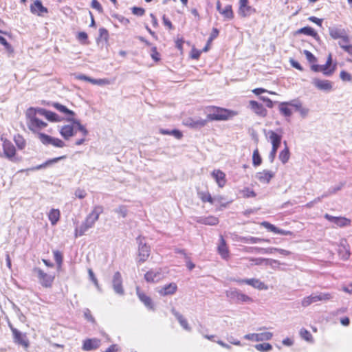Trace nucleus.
<instances>
[{
  "instance_id": "9",
  "label": "nucleus",
  "mask_w": 352,
  "mask_h": 352,
  "mask_svg": "<svg viewBox=\"0 0 352 352\" xmlns=\"http://www.w3.org/2000/svg\"><path fill=\"white\" fill-rule=\"evenodd\" d=\"M273 336L271 332H263L259 333H249L244 336V338L248 340L260 342L267 341L272 339Z\"/></svg>"
},
{
  "instance_id": "36",
  "label": "nucleus",
  "mask_w": 352,
  "mask_h": 352,
  "mask_svg": "<svg viewBox=\"0 0 352 352\" xmlns=\"http://www.w3.org/2000/svg\"><path fill=\"white\" fill-rule=\"evenodd\" d=\"M298 32L301 33V34H306V35L311 36L314 37V38H318V33L314 30V28L309 27V26L300 28L298 30Z\"/></svg>"
},
{
  "instance_id": "35",
  "label": "nucleus",
  "mask_w": 352,
  "mask_h": 352,
  "mask_svg": "<svg viewBox=\"0 0 352 352\" xmlns=\"http://www.w3.org/2000/svg\"><path fill=\"white\" fill-rule=\"evenodd\" d=\"M67 121L72 122L74 125H75L78 129L82 133L83 136H86L88 135V131L85 129V127L81 124L80 122L78 120L73 119L72 118H67Z\"/></svg>"
},
{
  "instance_id": "60",
  "label": "nucleus",
  "mask_w": 352,
  "mask_h": 352,
  "mask_svg": "<svg viewBox=\"0 0 352 352\" xmlns=\"http://www.w3.org/2000/svg\"><path fill=\"white\" fill-rule=\"evenodd\" d=\"M304 54L306 56V58L307 59V60L309 62V63H314L316 61V57L313 55V54L311 52H310L308 50H305L304 51Z\"/></svg>"
},
{
  "instance_id": "8",
  "label": "nucleus",
  "mask_w": 352,
  "mask_h": 352,
  "mask_svg": "<svg viewBox=\"0 0 352 352\" xmlns=\"http://www.w3.org/2000/svg\"><path fill=\"white\" fill-rule=\"evenodd\" d=\"M138 243V263L145 262L150 256V247L146 245V243H143L141 236H138L137 239Z\"/></svg>"
},
{
  "instance_id": "7",
  "label": "nucleus",
  "mask_w": 352,
  "mask_h": 352,
  "mask_svg": "<svg viewBox=\"0 0 352 352\" xmlns=\"http://www.w3.org/2000/svg\"><path fill=\"white\" fill-rule=\"evenodd\" d=\"M329 32L332 38H340V41H342V43H349L350 42V38L346 34V30L343 28L330 27L329 28Z\"/></svg>"
},
{
  "instance_id": "15",
  "label": "nucleus",
  "mask_w": 352,
  "mask_h": 352,
  "mask_svg": "<svg viewBox=\"0 0 352 352\" xmlns=\"http://www.w3.org/2000/svg\"><path fill=\"white\" fill-rule=\"evenodd\" d=\"M100 345V340L97 338L87 339L83 341L82 349L85 351L95 350Z\"/></svg>"
},
{
  "instance_id": "46",
  "label": "nucleus",
  "mask_w": 352,
  "mask_h": 352,
  "mask_svg": "<svg viewBox=\"0 0 352 352\" xmlns=\"http://www.w3.org/2000/svg\"><path fill=\"white\" fill-rule=\"evenodd\" d=\"M38 138L43 144H51V141L52 139V136H50L45 133H38Z\"/></svg>"
},
{
  "instance_id": "6",
  "label": "nucleus",
  "mask_w": 352,
  "mask_h": 352,
  "mask_svg": "<svg viewBox=\"0 0 352 352\" xmlns=\"http://www.w3.org/2000/svg\"><path fill=\"white\" fill-rule=\"evenodd\" d=\"M3 155L8 160L12 162H19V159L16 157V148L13 144L9 140H4L3 143Z\"/></svg>"
},
{
  "instance_id": "55",
  "label": "nucleus",
  "mask_w": 352,
  "mask_h": 352,
  "mask_svg": "<svg viewBox=\"0 0 352 352\" xmlns=\"http://www.w3.org/2000/svg\"><path fill=\"white\" fill-rule=\"evenodd\" d=\"M261 225L271 232H275L278 231V228L267 221H263L261 223Z\"/></svg>"
},
{
  "instance_id": "62",
  "label": "nucleus",
  "mask_w": 352,
  "mask_h": 352,
  "mask_svg": "<svg viewBox=\"0 0 352 352\" xmlns=\"http://www.w3.org/2000/svg\"><path fill=\"white\" fill-rule=\"evenodd\" d=\"M287 102L289 106L294 107L296 111H298L302 107L301 102L298 100H292Z\"/></svg>"
},
{
  "instance_id": "17",
  "label": "nucleus",
  "mask_w": 352,
  "mask_h": 352,
  "mask_svg": "<svg viewBox=\"0 0 352 352\" xmlns=\"http://www.w3.org/2000/svg\"><path fill=\"white\" fill-rule=\"evenodd\" d=\"M136 293L140 300L144 303L147 309L150 310L155 309L152 299L149 296H146L144 293L142 292L138 287H136Z\"/></svg>"
},
{
  "instance_id": "22",
  "label": "nucleus",
  "mask_w": 352,
  "mask_h": 352,
  "mask_svg": "<svg viewBox=\"0 0 352 352\" xmlns=\"http://www.w3.org/2000/svg\"><path fill=\"white\" fill-rule=\"evenodd\" d=\"M60 133L65 140H69L75 134L74 126L67 124L62 126L60 129Z\"/></svg>"
},
{
  "instance_id": "53",
  "label": "nucleus",
  "mask_w": 352,
  "mask_h": 352,
  "mask_svg": "<svg viewBox=\"0 0 352 352\" xmlns=\"http://www.w3.org/2000/svg\"><path fill=\"white\" fill-rule=\"evenodd\" d=\"M339 46L347 52L349 54L352 55V45H347V43H342V41L338 42Z\"/></svg>"
},
{
  "instance_id": "25",
  "label": "nucleus",
  "mask_w": 352,
  "mask_h": 352,
  "mask_svg": "<svg viewBox=\"0 0 352 352\" xmlns=\"http://www.w3.org/2000/svg\"><path fill=\"white\" fill-rule=\"evenodd\" d=\"M212 176L215 179L219 187L222 188L226 184V175L224 173L220 170H214L212 173Z\"/></svg>"
},
{
  "instance_id": "21",
  "label": "nucleus",
  "mask_w": 352,
  "mask_h": 352,
  "mask_svg": "<svg viewBox=\"0 0 352 352\" xmlns=\"http://www.w3.org/2000/svg\"><path fill=\"white\" fill-rule=\"evenodd\" d=\"M311 69L316 72H322L324 75L326 76H331L335 69L336 66H333V67L329 69L325 64L324 65H311Z\"/></svg>"
},
{
  "instance_id": "18",
  "label": "nucleus",
  "mask_w": 352,
  "mask_h": 352,
  "mask_svg": "<svg viewBox=\"0 0 352 352\" xmlns=\"http://www.w3.org/2000/svg\"><path fill=\"white\" fill-rule=\"evenodd\" d=\"M249 106L251 109L258 116L265 117L267 116V110L262 104L254 100L250 101Z\"/></svg>"
},
{
  "instance_id": "5",
  "label": "nucleus",
  "mask_w": 352,
  "mask_h": 352,
  "mask_svg": "<svg viewBox=\"0 0 352 352\" xmlns=\"http://www.w3.org/2000/svg\"><path fill=\"white\" fill-rule=\"evenodd\" d=\"M226 296L235 303L252 302V299L250 296L236 289L227 291Z\"/></svg>"
},
{
  "instance_id": "48",
  "label": "nucleus",
  "mask_w": 352,
  "mask_h": 352,
  "mask_svg": "<svg viewBox=\"0 0 352 352\" xmlns=\"http://www.w3.org/2000/svg\"><path fill=\"white\" fill-rule=\"evenodd\" d=\"M0 33H1V34H6L5 32L1 31V30H0ZM0 43H1L3 46H4V47H5V48H6L8 51H10V50H12V46H11V45H10V44L7 41V40H6L4 37H3V36H0Z\"/></svg>"
},
{
  "instance_id": "63",
  "label": "nucleus",
  "mask_w": 352,
  "mask_h": 352,
  "mask_svg": "<svg viewBox=\"0 0 352 352\" xmlns=\"http://www.w3.org/2000/svg\"><path fill=\"white\" fill-rule=\"evenodd\" d=\"M340 77L342 80L349 81L351 80V76L349 73L342 71L340 74Z\"/></svg>"
},
{
  "instance_id": "20",
  "label": "nucleus",
  "mask_w": 352,
  "mask_h": 352,
  "mask_svg": "<svg viewBox=\"0 0 352 352\" xmlns=\"http://www.w3.org/2000/svg\"><path fill=\"white\" fill-rule=\"evenodd\" d=\"M208 120L200 118H188L186 121V125L193 129H201L206 125Z\"/></svg>"
},
{
  "instance_id": "1",
  "label": "nucleus",
  "mask_w": 352,
  "mask_h": 352,
  "mask_svg": "<svg viewBox=\"0 0 352 352\" xmlns=\"http://www.w3.org/2000/svg\"><path fill=\"white\" fill-rule=\"evenodd\" d=\"M102 206H94L91 212L87 216L80 226L79 228H76L74 232L75 238L82 236L89 229L93 228L95 223L98 220L100 214L102 213Z\"/></svg>"
},
{
  "instance_id": "52",
  "label": "nucleus",
  "mask_w": 352,
  "mask_h": 352,
  "mask_svg": "<svg viewBox=\"0 0 352 352\" xmlns=\"http://www.w3.org/2000/svg\"><path fill=\"white\" fill-rule=\"evenodd\" d=\"M51 144L56 147H58V148H63L65 146L63 141H62L61 140H60L58 138H56L54 137H52V139L51 141Z\"/></svg>"
},
{
  "instance_id": "4",
  "label": "nucleus",
  "mask_w": 352,
  "mask_h": 352,
  "mask_svg": "<svg viewBox=\"0 0 352 352\" xmlns=\"http://www.w3.org/2000/svg\"><path fill=\"white\" fill-rule=\"evenodd\" d=\"M34 274L38 279L39 283L44 287L50 288L52 287L54 280V276L48 274L39 267H35L33 270Z\"/></svg>"
},
{
  "instance_id": "47",
  "label": "nucleus",
  "mask_w": 352,
  "mask_h": 352,
  "mask_svg": "<svg viewBox=\"0 0 352 352\" xmlns=\"http://www.w3.org/2000/svg\"><path fill=\"white\" fill-rule=\"evenodd\" d=\"M45 118L51 122H59L60 118L59 116L56 113L50 111H47V113L45 115Z\"/></svg>"
},
{
  "instance_id": "24",
  "label": "nucleus",
  "mask_w": 352,
  "mask_h": 352,
  "mask_svg": "<svg viewBox=\"0 0 352 352\" xmlns=\"http://www.w3.org/2000/svg\"><path fill=\"white\" fill-rule=\"evenodd\" d=\"M30 10L32 13H37L40 15L42 13H47V9L44 7L40 0H36L30 6Z\"/></svg>"
},
{
  "instance_id": "11",
  "label": "nucleus",
  "mask_w": 352,
  "mask_h": 352,
  "mask_svg": "<svg viewBox=\"0 0 352 352\" xmlns=\"http://www.w3.org/2000/svg\"><path fill=\"white\" fill-rule=\"evenodd\" d=\"M113 288L115 292L120 295H123L124 292L122 287V279L119 272H116L112 280Z\"/></svg>"
},
{
  "instance_id": "38",
  "label": "nucleus",
  "mask_w": 352,
  "mask_h": 352,
  "mask_svg": "<svg viewBox=\"0 0 352 352\" xmlns=\"http://www.w3.org/2000/svg\"><path fill=\"white\" fill-rule=\"evenodd\" d=\"M315 294H312L309 296L305 297L301 302V305L304 307H307L314 302H316Z\"/></svg>"
},
{
  "instance_id": "33",
  "label": "nucleus",
  "mask_w": 352,
  "mask_h": 352,
  "mask_svg": "<svg viewBox=\"0 0 352 352\" xmlns=\"http://www.w3.org/2000/svg\"><path fill=\"white\" fill-rule=\"evenodd\" d=\"M52 107H54L56 109H57L60 112L64 113L65 115L73 116L75 114L73 111L69 110L65 106H64L60 103L53 102Z\"/></svg>"
},
{
  "instance_id": "26",
  "label": "nucleus",
  "mask_w": 352,
  "mask_h": 352,
  "mask_svg": "<svg viewBox=\"0 0 352 352\" xmlns=\"http://www.w3.org/2000/svg\"><path fill=\"white\" fill-rule=\"evenodd\" d=\"M266 137L270 140L272 145L280 146L282 140V135L276 133L272 130H270L266 133Z\"/></svg>"
},
{
  "instance_id": "2",
  "label": "nucleus",
  "mask_w": 352,
  "mask_h": 352,
  "mask_svg": "<svg viewBox=\"0 0 352 352\" xmlns=\"http://www.w3.org/2000/svg\"><path fill=\"white\" fill-rule=\"evenodd\" d=\"M237 115V112L234 111L222 109L219 107H214V112L210 113L207 116L208 120H228Z\"/></svg>"
},
{
  "instance_id": "49",
  "label": "nucleus",
  "mask_w": 352,
  "mask_h": 352,
  "mask_svg": "<svg viewBox=\"0 0 352 352\" xmlns=\"http://www.w3.org/2000/svg\"><path fill=\"white\" fill-rule=\"evenodd\" d=\"M252 248L254 249V250H256V252H261L263 254H271L274 251H276V250H277V248H262L255 247V248Z\"/></svg>"
},
{
  "instance_id": "32",
  "label": "nucleus",
  "mask_w": 352,
  "mask_h": 352,
  "mask_svg": "<svg viewBox=\"0 0 352 352\" xmlns=\"http://www.w3.org/2000/svg\"><path fill=\"white\" fill-rule=\"evenodd\" d=\"M283 143L285 146V148L283 151H280V153H279L278 157L283 164H285L288 162V160L289 159L290 153H289V148L287 147V142L284 141Z\"/></svg>"
},
{
  "instance_id": "10",
  "label": "nucleus",
  "mask_w": 352,
  "mask_h": 352,
  "mask_svg": "<svg viewBox=\"0 0 352 352\" xmlns=\"http://www.w3.org/2000/svg\"><path fill=\"white\" fill-rule=\"evenodd\" d=\"M13 341L15 344L22 346L25 349L29 346V340L25 335L19 330H15L12 333Z\"/></svg>"
},
{
  "instance_id": "30",
  "label": "nucleus",
  "mask_w": 352,
  "mask_h": 352,
  "mask_svg": "<svg viewBox=\"0 0 352 352\" xmlns=\"http://www.w3.org/2000/svg\"><path fill=\"white\" fill-rule=\"evenodd\" d=\"M197 222L201 223V224H205V225L214 226V225L218 224L219 219L216 217L208 216V217H199L197 220Z\"/></svg>"
},
{
  "instance_id": "42",
  "label": "nucleus",
  "mask_w": 352,
  "mask_h": 352,
  "mask_svg": "<svg viewBox=\"0 0 352 352\" xmlns=\"http://www.w3.org/2000/svg\"><path fill=\"white\" fill-rule=\"evenodd\" d=\"M221 244L218 247L219 252L221 255L222 258H226L228 256V251L227 250L225 241L223 239H221Z\"/></svg>"
},
{
  "instance_id": "56",
  "label": "nucleus",
  "mask_w": 352,
  "mask_h": 352,
  "mask_svg": "<svg viewBox=\"0 0 352 352\" xmlns=\"http://www.w3.org/2000/svg\"><path fill=\"white\" fill-rule=\"evenodd\" d=\"M91 6L98 11L99 13L103 12V8L98 0H92Z\"/></svg>"
},
{
  "instance_id": "39",
  "label": "nucleus",
  "mask_w": 352,
  "mask_h": 352,
  "mask_svg": "<svg viewBox=\"0 0 352 352\" xmlns=\"http://www.w3.org/2000/svg\"><path fill=\"white\" fill-rule=\"evenodd\" d=\"M350 223V219L342 217H337L334 222V223L339 227H345L349 226Z\"/></svg>"
},
{
  "instance_id": "28",
  "label": "nucleus",
  "mask_w": 352,
  "mask_h": 352,
  "mask_svg": "<svg viewBox=\"0 0 352 352\" xmlns=\"http://www.w3.org/2000/svg\"><path fill=\"white\" fill-rule=\"evenodd\" d=\"M172 314L174 315V316L177 318L180 325L186 331H190L191 328L188 325V323L187 320L184 318V316L179 314L178 311H177L175 309H172L171 310Z\"/></svg>"
},
{
  "instance_id": "13",
  "label": "nucleus",
  "mask_w": 352,
  "mask_h": 352,
  "mask_svg": "<svg viewBox=\"0 0 352 352\" xmlns=\"http://www.w3.org/2000/svg\"><path fill=\"white\" fill-rule=\"evenodd\" d=\"M239 283H245L248 285L253 287L254 288L260 289V290H266L267 289V286L263 282H261L260 280L256 278H250V279H241L238 280Z\"/></svg>"
},
{
  "instance_id": "29",
  "label": "nucleus",
  "mask_w": 352,
  "mask_h": 352,
  "mask_svg": "<svg viewBox=\"0 0 352 352\" xmlns=\"http://www.w3.org/2000/svg\"><path fill=\"white\" fill-rule=\"evenodd\" d=\"M65 158H66L65 155H63V156H60V157H55V158H53L52 160H49L46 161L45 162H44L42 164H40V165H38V166H36L35 167L31 168L29 170H40V169H42V168H45L47 166H50V165H52V164H53L54 163H56L58 161H60V160H63V159H65Z\"/></svg>"
},
{
  "instance_id": "64",
  "label": "nucleus",
  "mask_w": 352,
  "mask_h": 352,
  "mask_svg": "<svg viewBox=\"0 0 352 352\" xmlns=\"http://www.w3.org/2000/svg\"><path fill=\"white\" fill-rule=\"evenodd\" d=\"M75 195H76V197H77L79 199H83V198H85L86 197L87 193H86V192L84 190L78 188L75 191Z\"/></svg>"
},
{
  "instance_id": "41",
  "label": "nucleus",
  "mask_w": 352,
  "mask_h": 352,
  "mask_svg": "<svg viewBox=\"0 0 352 352\" xmlns=\"http://www.w3.org/2000/svg\"><path fill=\"white\" fill-rule=\"evenodd\" d=\"M262 162L261 157L259 154L258 150L256 148L254 151L252 155V163L254 166H259Z\"/></svg>"
},
{
  "instance_id": "34",
  "label": "nucleus",
  "mask_w": 352,
  "mask_h": 352,
  "mask_svg": "<svg viewBox=\"0 0 352 352\" xmlns=\"http://www.w3.org/2000/svg\"><path fill=\"white\" fill-rule=\"evenodd\" d=\"M288 107L289 105L287 102H283L279 104V111L285 117H290L292 114V110Z\"/></svg>"
},
{
  "instance_id": "16",
  "label": "nucleus",
  "mask_w": 352,
  "mask_h": 352,
  "mask_svg": "<svg viewBox=\"0 0 352 352\" xmlns=\"http://www.w3.org/2000/svg\"><path fill=\"white\" fill-rule=\"evenodd\" d=\"M347 246L346 240L341 239L338 252L340 257L344 261L348 260L350 256V252Z\"/></svg>"
},
{
  "instance_id": "14",
  "label": "nucleus",
  "mask_w": 352,
  "mask_h": 352,
  "mask_svg": "<svg viewBox=\"0 0 352 352\" xmlns=\"http://www.w3.org/2000/svg\"><path fill=\"white\" fill-rule=\"evenodd\" d=\"M162 277V270H151L144 275V278L148 283H155L159 281Z\"/></svg>"
},
{
  "instance_id": "57",
  "label": "nucleus",
  "mask_w": 352,
  "mask_h": 352,
  "mask_svg": "<svg viewBox=\"0 0 352 352\" xmlns=\"http://www.w3.org/2000/svg\"><path fill=\"white\" fill-rule=\"evenodd\" d=\"M99 37L100 38H103L105 41H107L109 38L108 30L104 28H100L99 29Z\"/></svg>"
},
{
  "instance_id": "27",
  "label": "nucleus",
  "mask_w": 352,
  "mask_h": 352,
  "mask_svg": "<svg viewBox=\"0 0 352 352\" xmlns=\"http://www.w3.org/2000/svg\"><path fill=\"white\" fill-rule=\"evenodd\" d=\"M177 285L174 283H171L168 285H164L160 290L159 293L162 296L171 295L175 293L177 291Z\"/></svg>"
},
{
  "instance_id": "59",
  "label": "nucleus",
  "mask_w": 352,
  "mask_h": 352,
  "mask_svg": "<svg viewBox=\"0 0 352 352\" xmlns=\"http://www.w3.org/2000/svg\"><path fill=\"white\" fill-rule=\"evenodd\" d=\"M54 260L57 263V264L60 265L63 262V256H62L61 253L58 251L54 252Z\"/></svg>"
},
{
  "instance_id": "43",
  "label": "nucleus",
  "mask_w": 352,
  "mask_h": 352,
  "mask_svg": "<svg viewBox=\"0 0 352 352\" xmlns=\"http://www.w3.org/2000/svg\"><path fill=\"white\" fill-rule=\"evenodd\" d=\"M221 14L229 19H232L234 17L232 6L230 5H227Z\"/></svg>"
},
{
  "instance_id": "51",
  "label": "nucleus",
  "mask_w": 352,
  "mask_h": 352,
  "mask_svg": "<svg viewBox=\"0 0 352 352\" xmlns=\"http://www.w3.org/2000/svg\"><path fill=\"white\" fill-rule=\"evenodd\" d=\"M280 146L272 145V151H270L268 158L271 163H272L276 157L277 151Z\"/></svg>"
},
{
  "instance_id": "44",
  "label": "nucleus",
  "mask_w": 352,
  "mask_h": 352,
  "mask_svg": "<svg viewBox=\"0 0 352 352\" xmlns=\"http://www.w3.org/2000/svg\"><path fill=\"white\" fill-rule=\"evenodd\" d=\"M316 301H327L332 298V295L330 293H320L315 294Z\"/></svg>"
},
{
  "instance_id": "31",
  "label": "nucleus",
  "mask_w": 352,
  "mask_h": 352,
  "mask_svg": "<svg viewBox=\"0 0 352 352\" xmlns=\"http://www.w3.org/2000/svg\"><path fill=\"white\" fill-rule=\"evenodd\" d=\"M60 212L58 209H52L49 214L48 218L52 226H54L59 221Z\"/></svg>"
},
{
  "instance_id": "50",
  "label": "nucleus",
  "mask_w": 352,
  "mask_h": 352,
  "mask_svg": "<svg viewBox=\"0 0 352 352\" xmlns=\"http://www.w3.org/2000/svg\"><path fill=\"white\" fill-rule=\"evenodd\" d=\"M300 336L307 341H310L312 340V336L309 331L307 329L302 328L300 331Z\"/></svg>"
},
{
  "instance_id": "40",
  "label": "nucleus",
  "mask_w": 352,
  "mask_h": 352,
  "mask_svg": "<svg viewBox=\"0 0 352 352\" xmlns=\"http://www.w3.org/2000/svg\"><path fill=\"white\" fill-rule=\"evenodd\" d=\"M115 213H117L122 218H125L128 214V209L126 206L121 205L113 210Z\"/></svg>"
},
{
  "instance_id": "3",
  "label": "nucleus",
  "mask_w": 352,
  "mask_h": 352,
  "mask_svg": "<svg viewBox=\"0 0 352 352\" xmlns=\"http://www.w3.org/2000/svg\"><path fill=\"white\" fill-rule=\"evenodd\" d=\"M26 117L28 119V126L32 131L42 129L47 125L46 122L39 120L36 116H35L34 107H30L27 110Z\"/></svg>"
},
{
  "instance_id": "54",
  "label": "nucleus",
  "mask_w": 352,
  "mask_h": 352,
  "mask_svg": "<svg viewBox=\"0 0 352 352\" xmlns=\"http://www.w3.org/2000/svg\"><path fill=\"white\" fill-rule=\"evenodd\" d=\"M14 142H15L16 144L17 145L18 148L20 149H23L25 146V142L24 139L20 135L14 138Z\"/></svg>"
},
{
  "instance_id": "58",
  "label": "nucleus",
  "mask_w": 352,
  "mask_h": 352,
  "mask_svg": "<svg viewBox=\"0 0 352 352\" xmlns=\"http://www.w3.org/2000/svg\"><path fill=\"white\" fill-rule=\"evenodd\" d=\"M145 10L142 8L133 7L132 13L137 16H142L144 14Z\"/></svg>"
},
{
  "instance_id": "19",
  "label": "nucleus",
  "mask_w": 352,
  "mask_h": 352,
  "mask_svg": "<svg viewBox=\"0 0 352 352\" xmlns=\"http://www.w3.org/2000/svg\"><path fill=\"white\" fill-rule=\"evenodd\" d=\"M274 177V173L271 170H263L257 173L256 175V179L261 183L268 184L270 180Z\"/></svg>"
},
{
  "instance_id": "12",
  "label": "nucleus",
  "mask_w": 352,
  "mask_h": 352,
  "mask_svg": "<svg viewBox=\"0 0 352 352\" xmlns=\"http://www.w3.org/2000/svg\"><path fill=\"white\" fill-rule=\"evenodd\" d=\"M312 84L319 90L329 91L332 89V82L328 80L314 78Z\"/></svg>"
},
{
  "instance_id": "37",
  "label": "nucleus",
  "mask_w": 352,
  "mask_h": 352,
  "mask_svg": "<svg viewBox=\"0 0 352 352\" xmlns=\"http://www.w3.org/2000/svg\"><path fill=\"white\" fill-rule=\"evenodd\" d=\"M241 241L244 243H256L258 242L264 241L269 243L270 241L269 239H261L254 236H249V237H243L241 239Z\"/></svg>"
},
{
  "instance_id": "45",
  "label": "nucleus",
  "mask_w": 352,
  "mask_h": 352,
  "mask_svg": "<svg viewBox=\"0 0 352 352\" xmlns=\"http://www.w3.org/2000/svg\"><path fill=\"white\" fill-rule=\"evenodd\" d=\"M255 349L259 351H268L272 349V346L270 343L257 344Z\"/></svg>"
},
{
  "instance_id": "23",
  "label": "nucleus",
  "mask_w": 352,
  "mask_h": 352,
  "mask_svg": "<svg viewBox=\"0 0 352 352\" xmlns=\"http://www.w3.org/2000/svg\"><path fill=\"white\" fill-rule=\"evenodd\" d=\"M239 14L242 17H248L256 12V10L248 3L239 6Z\"/></svg>"
},
{
  "instance_id": "61",
  "label": "nucleus",
  "mask_w": 352,
  "mask_h": 352,
  "mask_svg": "<svg viewBox=\"0 0 352 352\" xmlns=\"http://www.w3.org/2000/svg\"><path fill=\"white\" fill-rule=\"evenodd\" d=\"M151 56L155 61L160 60V54L157 52L156 47H152Z\"/></svg>"
}]
</instances>
